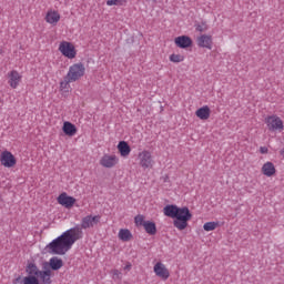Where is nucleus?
I'll return each instance as SVG.
<instances>
[{
    "mask_svg": "<svg viewBox=\"0 0 284 284\" xmlns=\"http://www.w3.org/2000/svg\"><path fill=\"white\" fill-rule=\"evenodd\" d=\"M83 239V231L81 227L75 226L67 230L60 236L54 239L44 247L47 254H55L58 256H63L72 250V245Z\"/></svg>",
    "mask_w": 284,
    "mask_h": 284,
    "instance_id": "nucleus-1",
    "label": "nucleus"
},
{
    "mask_svg": "<svg viewBox=\"0 0 284 284\" xmlns=\"http://www.w3.org/2000/svg\"><path fill=\"white\" fill-rule=\"evenodd\" d=\"M163 214L169 219H173V226L180 232L187 230V225L192 221V212L187 206L179 207L174 204H169L164 206Z\"/></svg>",
    "mask_w": 284,
    "mask_h": 284,
    "instance_id": "nucleus-2",
    "label": "nucleus"
},
{
    "mask_svg": "<svg viewBox=\"0 0 284 284\" xmlns=\"http://www.w3.org/2000/svg\"><path fill=\"white\" fill-rule=\"evenodd\" d=\"M27 276L23 284H52V270H40L34 263H29L26 267Z\"/></svg>",
    "mask_w": 284,
    "mask_h": 284,
    "instance_id": "nucleus-3",
    "label": "nucleus"
},
{
    "mask_svg": "<svg viewBox=\"0 0 284 284\" xmlns=\"http://www.w3.org/2000/svg\"><path fill=\"white\" fill-rule=\"evenodd\" d=\"M83 77H85V64L78 62V63H73L69 68L65 79H68L69 81H73L74 83L80 79H83Z\"/></svg>",
    "mask_w": 284,
    "mask_h": 284,
    "instance_id": "nucleus-4",
    "label": "nucleus"
},
{
    "mask_svg": "<svg viewBox=\"0 0 284 284\" xmlns=\"http://www.w3.org/2000/svg\"><path fill=\"white\" fill-rule=\"evenodd\" d=\"M138 162L142 170H152L154 168V155H152L151 151L143 150L138 153Z\"/></svg>",
    "mask_w": 284,
    "mask_h": 284,
    "instance_id": "nucleus-5",
    "label": "nucleus"
},
{
    "mask_svg": "<svg viewBox=\"0 0 284 284\" xmlns=\"http://www.w3.org/2000/svg\"><path fill=\"white\" fill-rule=\"evenodd\" d=\"M62 57L67 59H77V47L70 41H61L58 48Z\"/></svg>",
    "mask_w": 284,
    "mask_h": 284,
    "instance_id": "nucleus-6",
    "label": "nucleus"
},
{
    "mask_svg": "<svg viewBox=\"0 0 284 284\" xmlns=\"http://www.w3.org/2000/svg\"><path fill=\"white\" fill-rule=\"evenodd\" d=\"M265 123L268 132H283L284 123L278 115H268L265 118Z\"/></svg>",
    "mask_w": 284,
    "mask_h": 284,
    "instance_id": "nucleus-7",
    "label": "nucleus"
},
{
    "mask_svg": "<svg viewBox=\"0 0 284 284\" xmlns=\"http://www.w3.org/2000/svg\"><path fill=\"white\" fill-rule=\"evenodd\" d=\"M99 165L105 170H112L119 165V158L116 154L104 153L99 160Z\"/></svg>",
    "mask_w": 284,
    "mask_h": 284,
    "instance_id": "nucleus-8",
    "label": "nucleus"
},
{
    "mask_svg": "<svg viewBox=\"0 0 284 284\" xmlns=\"http://www.w3.org/2000/svg\"><path fill=\"white\" fill-rule=\"evenodd\" d=\"M153 272L161 281H168L171 276L170 268H168V265L161 261L153 265Z\"/></svg>",
    "mask_w": 284,
    "mask_h": 284,
    "instance_id": "nucleus-9",
    "label": "nucleus"
},
{
    "mask_svg": "<svg viewBox=\"0 0 284 284\" xmlns=\"http://www.w3.org/2000/svg\"><path fill=\"white\" fill-rule=\"evenodd\" d=\"M101 223V215H85L81 220L80 227L81 230H92V227H97Z\"/></svg>",
    "mask_w": 284,
    "mask_h": 284,
    "instance_id": "nucleus-10",
    "label": "nucleus"
},
{
    "mask_svg": "<svg viewBox=\"0 0 284 284\" xmlns=\"http://www.w3.org/2000/svg\"><path fill=\"white\" fill-rule=\"evenodd\" d=\"M0 163L3 168H14L17 165V158L12 152L6 150L0 153Z\"/></svg>",
    "mask_w": 284,
    "mask_h": 284,
    "instance_id": "nucleus-11",
    "label": "nucleus"
},
{
    "mask_svg": "<svg viewBox=\"0 0 284 284\" xmlns=\"http://www.w3.org/2000/svg\"><path fill=\"white\" fill-rule=\"evenodd\" d=\"M57 201L59 205L65 207V210H72L74 205H77V200L72 195H68L67 192H62L58 197Z\"/></svg>",
    "mask_w": 284,
    "mask_h": 284,
    "instance_id": "nucleus-12",
    "label": "nucleus"
},
{
    "mask_svg": "<svg viewBox=\"0 0 284 284\" xmlns=\"http://www.w3.org/2000/svg\"><path fill=\"white\" fill-rule=\"evenodd\" d=\"M8 79L10 88H12V90H17L21 84V80L23 79V77L21 75V73H19V71L12 70L8 73Z\"/></svg>",
    "mask_w": 284,
    "mask_h": 284,
    "instance_id": "nucleus-13",
    "label": "nucleus"
},
{
    "mask_svg": "<svg viewBox=\"0 0 284 284\" xmlns=\"http://www.w3.org/2000/svg\"><path fill=\"white\" fill-rule=\"evenodd\" d=\"M50 267V268H48ZM63 267V260L58 256H53L43 264V270H53V272H59Z\"/></svg>",
    "mask_w": 284,
    "mask_h": 284,
    "instance_id": "nucleus-14",
    "label": "nucleus"
},
{
    "mask_svg": "<svg viewBox=\"0 0 284 284\" xmlns=\"http://www.w3.org/2000/svg\"><path fill=\"white\" fill-rule=\"evenodd\" d=\"M196 44L199 45V48H205L206 50H212L214 42L212 40V36L201 34L196 38Z\"/></svg>",
    "mask_w": 284,
    "mask_h": 284,
    "instance_id": "nucleus-15",
    "label": "nucleus"
},
{
    "mask_svg": "<svg viewBox=\"0 0 284 284\" xmlns=\"http://www.w3.org/2000/svg\"><path fill=\"white\" fill-rule=\"evenodd\" d=\"M44 21L49 23V26H57V23L61 21V13L54 9L48 10L44 17Z\"/></svg>",
    "mask_w": 284,
    "mask_h": 284,
    "instance_id": "nucleus-16",
    "label": "nucleus"
},
{
    "mask_svg": "<svg viewBox=\"0 0 284 284\" xmlns=\"http://www.w3.org/2000/svg\"><path fill=\"white\" fill-rule=\"evenodd\" d=\"M261 172L264 176L272 179V176H276V165L267 161L262 165Z\"/></svg>",
    "mask_w": 284,
    "mask_h": 284,
    "instance_id": "nucleus-17",
    "label": "nucleus"
},
{
    "mask_svg": "<svg viewBox=\"0 0 284 284\" xmlns=\"http://www.w3.org/2000/svg\"><path fill=\"white\" fill-rule=\"evenodd\" d=\"M174 43L178 48H191L192 45V38L187 36H180L175 38Z\"/></svg>",
    "mask_w": 284,
    "mask_h": 284,
    "instance_id": "nucleus-18",
    "label": "nucleus"
},
{
    "mask_svg": "<svg viewBox=\"0 0 284 284\" xmlns=\"http://www.w3.org/2000/svg\"><path fill=\"white\" fill-rule=\"evenodd\" d=\"M212 114V110L207 105H203L195 111V116L201 121H207Z\"/></svg>",
    "mask_w": 284,
    "mask_h": 284,
    "instance_id": "nucleus-19",
    "label": "nucleus"
},
{
    "mask_svg": "<svg viewBox=\"0 0 284 284\" xmlns=\"http://www.w3.org/2000/svg\"><path fill=\"white\" fill-rule=\"evenodd\" d=\"M118 152H120V156L123 159H128L130 156V152H132V149L130 148V144L125 141H120L118 143Z\"/></svg>",
    "mask_w": 284,
    "mask_h": 284,
    "instance_id": "nucleus-20",
    "label": "nucleus"
},
{
    "mask_svg": "<svg viewBox=\"0 0 284 284\" xmlns=\"http://www.w3.org/2000/svg\"><path fill=\"white\" fill-rule=\"evenodd\" d=\"M62 132L65 134V136H74L78 132L77 125H74L72 122L65 121L62 125Z\"/></svg>",
    "mask_w": 284,
    "mask_h": 284,
    "instance_id": "nucleus-21",
    "label": "nucleus"
},
{
    "mask_svg": "<svg viewBox=\"0 0 284 284\" xmlns=\"http://www.w3.org/2000/svg\"><path fill=\"white\" fill-rule=\"evenodd\" d=\"M118 239L122 241V243H130L132 239H134V235H132V231L129 229H120L118 233Z\"/></svg>",
    "mask_w": 284,
    "mask_h": 284,
    "instance_id": "nucleus-22",
    "label": "nucleus"
},
{
    "mask_svg": "<svg viewBox=\"0 0 284 284\" xmlns=\"http://www.w3.org/2000/svg\"><path fill=\"white\" fill-rule=\"evenodd\" d=\"M143 227L146 234H149L150 236H154V234H156V223L152 221H146Z\"/></svg>",
    "mask_w": 284,
    "mask_h": 284,
    "instance_id": "nucleus-23",
    "label": "nucleus"
},
{
    "mask_svg": "<svg viewBox=\"0 0 284 284\" xmlns=\"http://www.w3.org/2000/svg\"><path fill=\"white\" fill-rule=\"evenodd\" d=\"M219 227V222H206L203 225L204 232H214Z\"/></svg>",
    "mask_w": 284,
    "mask_h": 284,
    "instance_id": "nucleus-24",
    "label": "nucleus"
},
{
    "mask_svg": "<svg viewBox=\"0 0 284 284\" xmlns=\"http://www.w3.org/2000/svg\"><path fill=\"white\" fill-rule=\"evenodd\" d=\"M148 221H145V215L139 214L134 217V224L136 227H143Z\"/></svg>",
    "mask_w": 284,
    "mask_h": 284,
    "instance_id": "nucleus-25",
    "label": "nucleus"
},
{
    "mask_svg": "<svg viewBox=\"0 0 284 284\" xmlns=\"http://www.w3.org/2000/svg\"><path fill=\"white\" fill-rule=\"evenodd\" d=\"M169 59L171 63H183V61H185V57L176 53L171 54Z\"/></svg>",
    "mask_w": 284,
    "mask_h": 284,
    "instance_id": "nucleus-26",
    "label": "nucleus"
},
{
    "mask_svg": "<svg viewBox=\"0 0 284 284\" xmlns=\"http://www.w3.org/2000/svg\"><path fill=\"white\" fill-rule=\"evenodd\" d=\"M70 83H74V81H70L69 79L60 82V91L61 92H70Z\"/></svg>",
    "mask_w": 284,
    "mask_h": 284,
    "instance_id": "nucleus-27",
    "label": "nucleus"
},
{
    "mask_svg": "<svg viewBox=\"0 0 284 284\" xmlns=\"http://www.w3.org/2000/svg\"><path fill=\"white\" fill-rule=\"evenodd\" d=\"M125 3H128V0H108L106 1V6L109 7L116 6L121 8V6H125Z\"/></svg>",
    "mask_w": 284,
    "mask_h": 284,
    "instance_id": "nucleus-28",
    "label": "nucleus"
},
{
    "mask_svg": "<svg viewBox=\"0 0 284 284\" xmlns=\"http://www.w3.org/2000/svg\"><path fill=\"white\" fill-rule=\"evenodd\" d=\"M196 32H207L210 30V26H207V22H201L199 24H195Z\"/></svg>",
    "mask_w": 284,
    "mask_h": 284,
    "instance_id": "nucleus-29",
    "label": "nucleus"
},
{
    "mask_svg": "<svg viewBox=\"0 0 284 284\" xmlns=\"http://www.w3.org/2000/svg\"><path fill=\"white\" fill-rule=\"evenodd\" d=\"M111 275L113 281H121V278H123V274L121 273V271L114 268L111 271Z\"/></svg>",
    "mask_w": 284,
    "mask_h": 284,
    "instance_id": "nucleus-30",
    "label": "nucleus"
},
{
    "mask_svg": "<svg viewBox=\"0 0 284 284\" xmlns=\"http://www.w3.org/2000/svg\"><path fill=\"white\" fill-rule=\"evenodd\" d=\"M270 152V149H267V146H261L260 148V153L261 154H267Z\"/></svg>",
    "mask_w": 284,
    "mask_h": 284,
    "instance_id": "nucleus-31",
    "label": "nucleus"
},
{
    "mask_svg": "<svg viewBox=\"0 0 284 284\" xmlns=\"http://www.w3.org/2000/svg\"><path fill=\"white\" fill-rule=\"evenodd\" d=\"M13 284H23V277L18 276L16 280H13Z\"/></svg>",
    "mask_w": 284,
    "mask_h": 284,
    "instance_id": "nucleus-32",
    "label": "nucleus"
},
{
    "mask_svg": "<svg viewBox=\"0 0 284 284\" xmlns=\"http://www.w3.org/2000/svg\"><path fill=\"white\" fill-rule=\"evenodd\" d=\"M124 270L130 272V270H132V264L130 262H128L126 265L124 266Z\"/></svg>",
    "mask_w": 284,
    "mask_h": 284,
    "instance_id": "nucleus-33",
    "label": "nucleus"
},
{
    "mask_svg": "<svg viewBox=\"0 0 284 284\" xmlns=\"http://www.w3.org/2000/svg\"><path fill=\"white\" fill-rule=\"evenodd\" d=\"M280 154L284 159V148L280 151Z\"/></svg>",
    "mask_w": 284,
    "mask_h": 284,
    "instance_id": "nucleus-34",
    "label": "nucleus"
},
{
    "mask_svg": "<svg viewBox=\"0 0 284 284\" xmlns=\"http://www.w3.org/2000/svg\"><path fill=\"white\" fill-rule=\"evenodd\" d=\"M146 1H153V3H155L156 0H146Z\"/></svg>",
    "mask_w": 284,
    "mask_h": 284,
    "instance_id": "nucleus-35",
    "label": "nucleus"
}]
</instances>
